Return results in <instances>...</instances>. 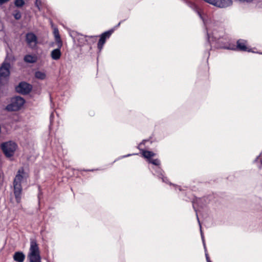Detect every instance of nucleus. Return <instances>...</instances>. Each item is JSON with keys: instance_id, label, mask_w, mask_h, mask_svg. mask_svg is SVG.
I'll return each instance as SVG.
<instances>
[{"instance_id": "nucleus-18", "label": "nucleus", "mask_w": 262, "mask_h": 262, "mask_svg": "<svg viewBox=\"0 0 262 262\" xmlns=\"http://www.w3.org/2000/svg\"><path fill=\"white\" fill-rule=\"evenodd\" d=\"M9 0H0V5H2L3 4L6 3Z\"/></svg>"}, {"instance_id": "nucleus-21", "label": "nucleus", "mask_w": 262, "mask_h": 262, "mask_svg": "<svg viewBox=\"0 0 262 262\" xmlns=\"http://www.w3.org/2000/svg\"><path fill=\"white\" fill-rule=\"evenodd\" d=\"M39 4H40V3H39L37 1H36V7H38V9H40V8H39Z\"/></svg>"}, {"instance_id": "nucleus-11", "label": "nucleus", "mask_w": 262, "mask_h": 262, "mask_svg": "<svg viewBox=\"0 0 262 262\" xmlns=\"http://www.w3.org/2000/svg\"><path fill=\"white\" fill-rule=\"evenodd\" d=\"M13 259L16 262H24L25 255L21 252H16L13 255Z\"/></svg>"}, {"instance_id": "nucleus-7", "label": "nucleus", "mask_w": 262, "mask_h": 262, "mask_svg": "<svg viewBox=\"0 0 262 262\" xmlns=\"http://www.w3.org/2000/svg\"><path fill=\"white\" fill-rule=\"evenodd\" d=\"M26 41L27 45L31 49H35L38 43L37 36L31 32L26 34Z\"/></svg>"}, {"instance_id": "nucleus-19", "label": "nucleus", "mask_w": 262, "mask_h": 262, "mask_svg": "<svg viewBox=\"0 0 262 262\" xmlns=\"http://www.w3.org/2000/svg\"><path fill=\"white\" fill-rule=\"evenodd\" d=\"M206 259H207V262H211V261L210 260V259L209 258L208 255L207 253H206Z\"/></svg>"}, {"instance_id": "nucleus-16", "label": "nucleus", "mask_w": 262, "mask_h": 262, "mask_svg": "<svg viewBox=\"0 0 262 262\" xmlns=\"http://www.w3.org/2000/svg\"><path fill=\"white\" fill-rule=\"evenodd\" d=\"M25 4V2L23 0H16L15 2V5L17 7H21Z\"/></svg>"}, {"instance_id": "nucleus-12", "label": "nucleus", "mask_w": 262, "mask_h": 262, "mask_svg": "<svg viewBox=\"0 0 262 262\" xmlns=\"http://www.w3.org/2000/svg\"><path fill=\"white\" fill-rule=\"evenodd\" d=\"M34 76L39 80H45L47 78L46 72L44 71H36L34 73Z\"/></svg>"}, {"instance_id": "nucleus-1", "label": "nucleus", "mask_w": 262, "mask_h": 262, "mask_svg": "<svg viewBox=\"0 0 262 262\" xmlns=\"http://www.w3.org/2000/svg\"><path fill=\"white\" fill-rule=\"evenodd\" d=\"M29 171L27 168L21 167L19 168L15 177L13 181L14 193L16 201L20 202L22 191V186L28 183Z\"/></svg>"}, {"instance_id": "nucleus-4", "label": "nucleus", "mask_w": 262, "mask_h": 262, "mask_svg": "<svg viewBox=\"0 0 262 262\" xmlns=\"http://www.w3.org/2000/svg\"><path fill=\"white\" fill-rule=\"evenodd\" d=\"M25 103V100L23 98L19 96L13 97L6 109L8 111H18L24 107Z\"/></svg>"}, {"instance_id": "nucleus-15", "label": "nucleus", "mask_w": 262, "mask_h": 262, "mask_svg": "<svg viewBox=\"0 0 262 262\" xmlns=\"http://www.w3.org/2000/svg\"><path fill=\"white\" fill-rule=\"evenodd\" d=\"M54 36L55 37V39L57 41L59 42L60 41V36L58 32V30L57 29H55L54 30Z\"/></svg>"}, {"instance_id": "nucleus-2", "label": "nucleus", "mask_w": 262, "mask_h": 262, "mask_svg": "<svg viewBox=\"0 0 262 262\" xmlns=\"http://www.w3.org/2000/svg\"><path fill=\"white\" fill-rule=\"evenodd\" d=\"M30 262H41V257L38 245L34 241L30 242V247L28 254Z\"/></svg>"}, {"instance_id": "nucleus-20", "label": "nucleus", "mask_w": 262, "mask_h": 262, "mask_svg": "<svg viewBox=\"0 0 262 262\" xmlns=\"http://www.w3.org/2000/svg\"><path fill=\"white\" fill-rule=\"evenodd\" d=\"M201 236H202V240H203V243H204V247H205V243H204V236H203V233H202V232H201Z\"/></svg>"}, {"instance_id": "nucleus-6", "label": "nucleus", "mask_w": 262, "mask_h": 262, "mask_svg": "<svg viewBox=\"0 0 262 262\" xmlns=\"http://www.w3.org/2000/svg\"><path fill=\"white\" fill-rule=\"evenodd\" d=\"M32 85L26 82H21L15 88L16 92L22 94H27L29 93L32 90Z\"/></svg>"}, {"instance_id": "nucleus-14", "label": "nucleus", "mask_w": 262, "mask_h": 262, "mask_svg": "<svg viewBox=\"0 0 262 262\" xmlns=\"http://www.w3.org/2000/svg\"><path fill=\"white\" fill-rule=\"evenodd\" d=\"M25 61L28 63H34L37 60V57L32 55H27L24 57Z\"/></svg>"}, {"instance_id": "nucleus-10", "label": "nucleus", "mask_w": 262, "mask_h": 262, "mask_svg": "<svg viewBox=\"0 0 262 262\" xmlns=\"http://www.w3.org/2000/svg\"><path fill=\"white\" fill-rule=\"evenodd\" d=\"M112 31H109L103 33L101 35L100 38L98 43V47L100 50H101L105 42V39L107 38H109L110 35L112 34Z\"/></svg>"}, {"instance_id": "nucleus-13", "label": "nucleus", "mask_w": 262, "mask_h": 262, "mask_svg": "<svg viewBox=\"0 0 262 262\" xmlns=\"http://www.w3.org/2000/svg\"><path fill=\"white\" fill-rule=\"evenodd\" d=\"M61 55V53L59 49L53 50L51 53V56L54 60L59 59Z\"/></svg>"}, {"instance_id": "nucleus-17", "label": "nucleus", "mask_w": 262, "mask_h": 262, "mask_svg": "<svg viewBox=\"0 0 262 262\" xmlns=\"http://www.w3.org/2000/svg\"><path fill=\"white\" fill-rule=\"evenodd\" d=\"M14 17L16 19H19L20 17H21V14L19 12H16L14 14Z\"/></svg>"}, {"instance_id": "nucleus-9", "label": "nucleus", "mask_w": 262, "mask_h": 262, "mask_svg": "<svg viewBox=\"0 0 262 262\" xmlns=\"http://www.w3.org/2000/svg\"><path fill=\"white\" fill-rule=\"evenodd\" d=\"M143 156L147 159L150 163H151L154 165H159L160 164V161L158 159L151 160V158L155 156V154L149 151L144 150L142 152Z\"/></svg>"}, {"instance_id": "nucleus-5", "label": "nucleus", "mask_w": 262, "mask_h": 262, "mask_svg": "<svg viewBox=\"0 0 262 262\" xmlns=\"http://www.w3.org/2000/svg\"><path fill=\"white\" fill-rule=\"evenodd\" d=\"M10 63L5 60L0 67V83H5L8 80L10 74Z\"/></svg>"}, {"instance_id": "nucleus-8", "label": "nucleus", "mask_w": 262, "mask_h": 262, "mask_svg": "<svg viewBox=\"0 0 262 262\" xmlns=\"http://www.w3.org/2000/svg\"><path fill=\"white\" fill-rule=\"evenodd\" d=\"M226 48L230 50H235L237 49L243 51L253 52L251 49L248 47L247 41L242 39H239L237 41L236 47L233 46L232 47H226Z\"/></svg>"}, {"instance_id": "nucleus-3", "label": "nucleus", "mask_w": 262, "mask_h": 262, "mask_svg": "<svg viewBox=\"0 0 262 262\" xmlns=\"http://www.w3.org/2000/svg\"><path fill=\"white\" fill-rule=\"evenodd\" d=\"M2 149L7 158H12L18 148L17 144L13 141L4 142L1 145Z\"/></svg>"}]
</instances>
